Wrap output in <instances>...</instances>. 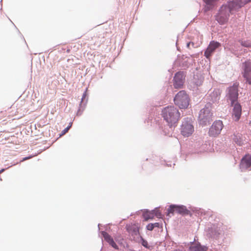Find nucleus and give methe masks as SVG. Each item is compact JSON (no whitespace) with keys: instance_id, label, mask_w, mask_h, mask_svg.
Instances as JSON below:
<instances>
[{"instance_id":"0eeeda50","label":"nucleus","mask_w":251,"mask_h":251,"mask_svg":"<svg viewBox=\"0 0 251 251\" xmlns=\"http://www.w3.org/2000/svg\"><path fill=\"white\" fill-rule=\"evenodd\" d=\"M194 131V126L189 121L185 120L182 122L181 126V133L183 136H190L192 134Z\"/></svg>"},{"instance_id":"4be33fe9","label":"nucleus","mask_w":251,"mask_h":251,"mask_svg":"<svg viewBox=\"0 0 251 251\" xmlns=\"http://www.w3.org/2000/svg\"><path fill=\"white\" fill-rule=\"evenodd\" d=\"M147 229L151 231L154 228L153 224H149L147 226Z\"/></svg>"},{"instance_id":"bb28decb","label":"nucleus","mask_w":251,"mask_h":251,"mask_svg":"<svg viewBox=\"0 0 251 251\" xmlns=\"http://www.w3.org/2000/svg\"><path fill=\"white\" fill-rule=\"evenodd\" d=\"M31 157H32V156H28V157H25L23 158V161H25V160L30 159Z\"/></svg>"},{"instance_id":"f257e3e1","label":"nucleus","mask_w":251,"mask_h":251,"mask_svg":"<svg viewBox=\"0 0 251 251\" xmlns=\"http://www.w3.org/2000/svg\"><path fill=\"white\" fill-rule=\"evenodd\" d=\"M251 0H229L228 6L223 5L216 16V21L220 25L226 24L229 17V13L236 10L246 3L251 2Z\"/></svg>"},{"instance_id":"9b49d317","label":"nucleus","mask_w":251,"mask_h":251,"mask_svg":"<svg viewBox=\"0 0 251 251\" xmlns=\"http://www.w3.org/2000/svg\"><path fill=\"white\" fill-rule=\"evenodd\" d=\"M174 86L176 88H180L183 84L184 75L182 73L177 72L174 78Z\"/></svg>"},{"instance_id":"39448f33","label":"nucleus","mask_w":251,"mask_h":251,"mask_svg":"<svg viewBox=\"0 0 251 251\" xmlns=\"http://www.w3.org/2000/svg\"><path fill=\"white\" fill-rule=\"evenodd\" d=\"M238 85L236 84H234L233 86L228 88L226 97L227 101L230 102L231 105H233L235 102H237L238 97Z\"/></svg>"},{"instance_id":"6e6552de","label":"nucleus","mask_w":251,"mask_h":251,"mask_svg":"<svg viewBox=\"0 0 251 251\" xmlns=\"http://www.w3.org/2000/svg\"><path fill=\"white\" fill-rule=\"evenodd\" d=\"M223 128V122L221 121H216L213 123L209 130L210 136H216L219 135Z\"/></svg>"},{"instance_id":"f8f14e48","label":"nucleus","mask_w":251,"mask_h":251,"mask_svg":"<svg viewBox=\"0 0 251 251\" xmlns=\"http://www.w3.org/2000/svg\"><path fill=\"white\" fill-rule=\"evenodd\" d=\"M241 165L242 168L247 169L251 166V155L247 154L242 159Z\"/></svg>"},{"instance_id":"6ab92c4d","label":"nucleus","mask_w":251,"mask_h":251,"mask_svg":"<svg viewBox=\"0 0 251 251\" xmlns=\"http://www.w3.org/2000/svg\"><path fill=\"white\" fill-rule=\"evenodd\" d=\"M152 212H153V213H154V217L156 216L157 218L161 217V213L158 209H154V210H152Z\"/></svg>"},{"instance_id":"2eb2a0df","label":"nucleus","mask_w":251,"mask_h":251,"mask_svg":"<svg viewBox=\"0 0 251 251\" xmlns=\"http://www.w3.org/2000/svg\"><path fill=\"white\" fill-rule=\"evenodd\" d=\"M176 212L181 215H188L189 213V211L184 206L176 205Z\"/></svg>"},{"instance_id":"1a4fd4ad","label":"nucleus","mask_w":251,"mask_h":251,"mask_svg":"<svg viewBox=\"0 0 251 251\" xmlns=\"http://www.w3.org/2000/svg\"><path fill=\"white\" fill-rule=\"evenodd\" d=\"M220 46V44L218 42H215L214 41L210 42L209 46L204 52V56L207 58H209L215 51L216 49L218 48Z\"/></svg>"},{"instance_id":"c756f323","label":"nucleus","mask_w":251,"mask_h":251,"mask_svg":"<svg viewBox=\"0 0 251 251\" xmlns=\"http://www.w3.org/2000/svg\"><path fill=\"white\" fill-rule=\"evenodd\" d=\"M84 97H85V96H83V97L82 98V99H83Z\"/></svg>"},{"instance_id":"ddd939ff","label":"nucleus","mask_w":251,"mask_h":251,"mask_svg":"<svg viewBox=\"0 0 251 251\" xmlns=\"http://www.w3.org/2000/svg\"><path fill=\"white\" fill-rule=\"evenodd\" d=\"M102 234L105 240L113 248L118 249V247L112 238L106 232H102Z\"/></svg>"},{"instance_id":"a211bd4d","label":"nucleus","mask_w":251,"mask_h":251,"mask_svg":"<svg viewBox=\"0 0 251 251\" xmlns=\"http://www.w3.org/2000/svg\"><path fill=\"white\" fill-rule=\"evenodd\" d=\"M176 212V205H171L168 209V214H173Z\"/></svg>"},{"instance_id":"2f4dec72","label":"nucleus","mask_w":251,"mask_h":251,"mask_svg":"<svg viewBox=\"0 0 251 251\" xmlns=\"http://www.w3.org/2000/svg\"><path fill=\"white\" fill-rule=\"evenodd\" d=\"M84 97H85V96H83V97L82 98V99H83Z\"/></svg>"},{"instance_id":"423d86ee","label":"nucleus","mask_w":251,"mask_h":251,"mask_svg":"<svg viewBox=\"0 0 251 251\" xmlns=\"http://www.w3.org/2000/svg\"><path fill=\"white\" fill-rule=\"evenodd\" d=\"M242 74L246 81L251 85V60H249L242 63Z\"/></svg>"},{"instance_id":"aec40b11","label":"nucleus","mask_w":251,"mask_h":251,"mask_svg":"<svg viewBox=\"0 0 251 251\" xmlns=\"http://www.w3.org/2000/svg\"><path fill=\"white\" fill-rule=\"evenodd\" d=\"M240 43H241V45L242 46L246 47H250L251 46V44L250 43L246 41H240Z\"/></svg>"},{"instance_id":"b1692460","label":"nucleus","mask_w":251,"mask_h":251,"mask_svg":"<svg viewBox=\"0 0 251 251\" xmlns=\"http://www.w3.org/2000/svg\"><path fill=\"white\" fill-rule=\"evenodd\" d=\"M216 0H203V1L208 5H212V3L215 1Z\"/></svg>"},{"instance_id":"f3484780","label":"nucleus","mask_w":251,"mask_h":251,"mask_svg":"<svg viewBox=\"0 0 251 251\" xmlns=\"http://www.w3.org/2000/svg\"><path fill=\"white\" fill-rule=\"evenodd\" d=\"M145 221H148L149 219H152L154 218V213L151 211H147L143 214Z\"/></svg>"},{"instance_id":"20e7f679","label":"nucleus","mask_w":251,"mask_h":251,"mask_svg":"<svg viewBox=\"0 0 251 251\" xmlns=\"http://www.w3.org/2000/svg\"><path fill=\"white\" fill-rule=\"evenodd\" d=\"M213 114L208 107H204L200 112L199 120L200 124L202 126L210 124L212 121Z\"/></svg>"},{"instance_id":"4468645a","label":"nucleus","mask_w":251,"mask_h":251,"mask_svg":"<svg viewBox=\"0 0 251 251\" xmlns=\"http://www.w3.org/2000/svg\"><path fill=\"white\" fill-rule=\"evenodd\" d=\"M221 94V92L220 89H214V91L210 94L211 100L213 102L217 101L219 100Z\"/></svg>"},{"instance_id":"dca6fc26","label":"nucleus","mask_w":251,"mask_h":251,"mask_svg":"<svg viewBox=\"0 0 251 251\" xmlns=\"http://www.w3.org/2000/svg\"><path fill=\"white\" fill-rule=\"evenodd\" d=\"M207 248L201 246L200 244L194 245L190 247V251H207Z\"/></svg>"},{"instance_id":"f03ea898","label":"nucleus","mask_w":251,"mask_h":251,"mask_svg":"<svg viewBox=\"0 0 251 251\" xmlns=\"http://www.w3.org/2000/svg\"><path fill=\"white\" fill-rule=\"evenodd\" d=\"M162 115L171 126L177 123L180 116L178 110L174 106H168L164 108L162 111Z\"/></svg>"},{"instance_id":"7c9ffc66","label":"nucleus","mask_w":251,"mask_h":251,"mask_svg":"<svg viewBox=\"0 0 251 251\" xmlns=\"http://www.w3.org/2000/svg\"><path fill=\"white\" fill-rule=\"evenodd\" d=\"M84 97H85V96H83V97L82 98V99H83Z\"/></svg>"},{"instance_id":"9d476101","label":"nucleus","mask_w":251,"mask_h":251,"mask_svg":"<svg viewBox=\"0 0 251 251\" xmlns=\"http://www.w3.org/2000/svg\"><path fill=\"white\" fill-rule=\"evenodd\" d=\"M231 106H233L232 113V117L235 121H238L240 119L242 113L241 106L238 102H235Z\"/></svg>"},{"instance_id":"a878e982","label":"nucleus","mask_w":251,"mask_h":251,"mask_svg":"<svg viewBox=\"0 0 251 251\" xmlns=\"http://www.w3.org/2000/svg\"><path fill=\"white\" fill-rule=\"evenodd\" d=\"M153 225L154 227H159L160 226V224L159 223H155L153 224Z\"/></svg>"},{"instance_id":"412c9836","label":"nucleus","mask_w":251,"mask_h":251,"mask_svg":"<svg viewBox=\"0 0 251 251\" xmlns=\"http://www.w3.org/2000/svg\"><path fill=\"white\" fill-rule=\"evenodd\" d=\"M141 239L142 245L146 248H149L148 242L146 240H144L143 238H142Z\"/></svg>"},{"instance_id":"c85d7f7f","label":"nucleus","mask_w":251,"mask_h":251,"mask_svg":"<svg viewBox=\"0 0 251 251\" xmlns=\"http://www.w3.org/2000/svg\"><path fill=\"white\" fill-rule=\"evenodd\" d=\"M3 171H4V170H3V169H2V170H0V174L1 172H2Z\"/></svg>"},{"instance_id":"7ed1b4c3","label":"nucleus","mask_w":251,"mask_h":251,"mask_svg":"<svg viewBox=\"0 0 251 251\" xmlns=\"http://www.w3.org/2000/svg\"><path fill=\"white\" fill-rule=\"evenodd\" d=\"M174 101L175 104L180 109H186L189 105L190 99L186 92L182 90L177 93Z\"/></svg>"},{"instance_id":"5701e85b","label":"nucleus","mask_w":251,"mask_h":251,"mask_svg":"<svg viewBox=\"0 0 251 251\" xmlns=\"http://www.w3.org/2000/svg\"><path fill=\"white\" fill-rule=\"evenodd\" d=\"M71 126H67L66 128H65L61 132V135H64L65 134H66L69 130V129H70V127H71Z\"/></svg>"},{"instance_id":"393cba45","label":"nucleus","mask_w":251,"mask_h":251,"mask_svg":"<svg viewBox=\"0 0 251 251\" xmlns=\"http://www.w3.org/2000/svg\"><path fill=\"white\" fill-rule=\"evenodd\" d=\"M134 231L135 232V234H137L139 233V229L138 227H136L135 229H134Z\"/></svg>"},{"instance_id":"cd10ccee","label":"nucleus","mask_w":251,"mask_h":251,"mask_svg":"<svg viewBox=\"0 0 251 251\" xmlns=\"http://www.w3.org/2000/svg\"><path fill=\"white\" fill-rule=\"evenodd\" d=\"M201 81L200 83H198V82H196V83H197V85H201Z\"/></svg>"}]
</instances>
